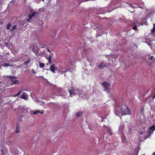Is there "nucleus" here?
<instances>
[{"mask_svg": "<svg viewBox=\"0 0 155 155\" xmlns=\"http://www.w3.org/2000/svg\"><path fill=\"white\" fill-rule=\"evenodd\" d=\"M155 32V27H153V29L151 30V32L152 34L153 35Z\"/></svg>", "mask_w": 155, "mask_h": 155, "instance_id": "obj_12", "label": "nucleus"}, {"mask_svg": "<svg viewBox=\"0 0 155 155\" xmlns=\"http://www.w3.org/2000/svg\"><path fill=\"white\" fill-rule=\"evenodd\" d=\"M130 5V7H133V8L134 7L133 6H132V5H130H130Z\"/></svg>", "mask_w": 155, "mask_h": 155, "instance_id": "obj_32", "label": "nucleus"}, {"mask_svg": "<svg viewBox=\"0 0 155 155\" xmlns=\"http://www.w3.org/2000/svg\"><path fill=\"white\" fill-rule=\"evenodd\" d=\"M109 134L110 135H111L112 134V133L111 130H110V132L109 133Z\"/></svg>", "mask_w": 155, "mask_h": 155, "instance_id": "obj_28", "label": "nucleus"}, {"mask_svg": "<svg viewBox=\"0 0 155 155\" xmlns=\"http://www.w3.org/2000/svg\"><path fill=\"white\" fill-rule=\"evenodd\" d=\"M17 27V26L16 25H14L12 27V28L11 29L10 31H13Z\"/></svg>", "mask_w": 155, "mask_h": 155, "instance_id": "obj_14", "label": "nucleus"}, {"mask_svg": "<svg viewBox=\"0 0 155 155\" xmlns=\"http://www.w3.org/2000/svg\"><path fill=\"white\" fill-rule=\"evenodd\" d=\"M119 109L116 111V113L117 112V113L121 114L122 116L131 114V111L126 105L121 106Z\"/></svg>", "mask_w": 155, "mask_h": 155, "instance_id": "obj_1", "label": "nucleus"}, {"mask_svg": "<svg viewBox=\"0 0 155 155\" xmlns=\"http://www.w3.org/2000/svg\"><path fill=\"white\" fill-rule=\"evenodd\" d=\"M2 154H3V155H4V154H3V150H2Z\"/></svg>", "mask_w": 155, "mask_h": 155, "instance_id": "obj_34", "label": "nucleus"}, {"mask_svg": "<svg viewBox=\"0 0 155 155\" xmlns=\"http://www.w3.org/2000/svg\"><path fill=\"white\" fill-rule=\"evenodd\" d=\"M28 16L29 18L30 19H31V18L33 17V16H32V15H31V14H29L28 15Z\"/></svg>", "mask_w": 155, "mask_h": 155, "instance_id": "obj_21", "label": "nucleus"}, {"mask_svg": "<svg viewBox=\"0 0 155 155\" xmlns=\"http://www.w3.org/2000/svg\"><path fill=\"white\" fill-rule=\"evenodd\" d=\"M48 63L49 64H51L52 62H51V60H48Z\"/></svg>", "mask_w": 155, "mask_h": 155, "instance_id": "obj_27", "label": "nucleus"}, {"mask_svg": "<svg viewBox=\"0 0 155 155\" xmlns=\"http://www.w3.org/2000/svg\"><path fill=\"white\" fill-rule=\"evenodd\" d=\"M10 66V64L8 63H5L4 64V65L3 66H6L8 67Z\"/></svg>", "mask_w": 155, "mask_h": 155, "instance_id": "obj_20", "label": "nucleus"}, {"mask_svg": "<svg viewBox=\"0 0 155 155\" xmlns=\"http://www.w3.org/2000/svg\"><path fill=\"white\" fill-rule=\"evenodd\" d=\"M153 155H155V152L154 153H153Z\"/></svg>", "mask_w": 155, "mask_h": 155, "instance_id": "obj_36", "label": "nucleus"}, {"mask_svg": "<svg viewBox=\"0 0 155 155\" xmlns=\"http://www.w3.org/2000/svg\"><path fill=\"white\" fill-rule=\"evenodd\" d=\"M133 29L135 30H137V26L136 25L134 26L133 27Z\"/></svg>", "mask_w": 155, "mask_h": 155, "instance_id": "obj_23", "label": "nucleus"}, {"mask_svg": "<svg viewBox=\"0 0 155 155\" xmlns=\"http://www.w3.org/2000/svg\"><path fill=\"white\" fill-rule=\"evenodd\" d=\"M113 58H114L115 59V58H117L118 57V55H114L113 56Z\"/></svg>", "mask_w": 155, "mask_h": 155, "instance_id": "obj_18", "label": "nucleus"}, {"mask_svg": "<svg viewBox=\"0 0 155 155\" xmlns=\"http://www.w3.org/2000/svg\"><path fill=\"white\" fill-rule=\"evenodd\" d=\"M22 91H19L18 92V93L16 95H15L14 96L16 97V96H18L20 95L21 92Z\"/></svg>", "mask_w": 155, "mask_h": 155, "instance_id": "obj_19", "label": "nucleus"}, {"mask_svg": "<svg viewBox=\"0 0 155 155\" xmlns=\"http://www.w3.org/2000/svg\"><path fill=\"white\" fill-rule=\"evenodd\" d=\"M153 99L155 98V94H154V95L153 97Z\"/></svg>", "mask_w": 155, "mask_h": 155, "instance_id": "obj_31", "label": "nucleus"}, {"mask_svg": "<svg viewBox=\"0 0 155 155\" xmlns=\"http://www.w3.org/2000/svg\"><path fill=\"white\" fill-rule=\"evenodd\" d=\"M20 131V127L18 124H17L16 126V130L15 133H18Z\"/></svg>", "mask_w": 155, "mask_h": 155, "instance_id": "obj_8", "label": "nucleus"}, {"mask_svg": "<svg viewBox=\"0 0 155 155\" xmlns=\"http://www.w3.org/2000/svg\"><path fill=\"white\" fill-rule=\"evenodd\" d=\"M150 130H148L147 132L149 136H150L151 134L153 133L154 130H155V126L153 125L152 127H150Z\"/></svg>", "mask_w": 155, "mask_h": 155, "instance_id": "obj_4", "label": "nucleus"}, {"mask_svg": "<svg viewBox=\"0 0 155 155\" xmlns=\"http://www.w3.org/2000/svg\"><path fill=\"white\" fill-rule=\"evenodd\" d=\"M50 68L51 71L53 73H55V71L58 69L57 67L55 66L54 64L51 65L50 66Z\"/></svg>", "mask_w": 155, "mask_h": 155, "instance_id": "obj_5", "label": "nucleus"}, {"mask_svg": "<svg viewBox=\"0 0 155 155\" xmlns=\"http://www.w3.org/2000/svg\"><path fill=\"white\" fill-rule=\"evenodd\" d=\"M83 113L82 111H79L76 114V115L77 117H79L81 116Z\"/></svg>", "mask_w": 155, "mask_h": 155, "instance_id": "obj_9", "label": "nucleus"}, {"mask_svg": "<svg viewBox=\"0 0 155 155\" xmlns=\"http://www.w3.org/2000/svg\"><path fill=\"white\" fill-rule=\"evenodd\" d=\"M47 59L48 60H51V56L50 54L48 57H46Z\"/></svg>", "mask_w": 155, "mask_h": 155, "instance_id": "obj_17", "label": "nucleus"}, {"mask_svg": "<svg viewBox=\"0 0 155 155\" xmlns=\"http://www.w3.org/2000/svg\"><path fill=\"white\" fill-rule=\"evenodd\" d=\"M31 71H32V73L34 74L36 73V71H35V70L34 69H32L31 70Z\"/></svg>", "mask_w": 155, "mask_h": 155, "instance_id": "obj_26", "label": "nucleus"}, {"mask_svg": "<svg viewBox=\"0 0 155 155\" xmlns=\"http://www.w3.org/2000/svg\"><path fill=\"white\" fill-rule=\"evenodd\" d=\"M39 65L41 68H43L44 67L45 65L44 63L40 62L39 63Z\"/></svg>", "mask_w": 155, "mask_h": 155, "instance_id": "obj_11", "label": "nucleus"}, {"mask_svg": "<svg viewBox=\"0 0 155 155\" xmlns=\"http://www.w3.org/2000/svg\"><path fill=\"white\" fill-rule=\"evenodd\" d=\"M47 51L48 52H49V53H51V52L50 50L49 49H47Z\"/></svg>", "mask_w": 155, "mask_h": 155, "instance_id": "obj_29", "label": "nucleus"}, {"mask_svg": "<svg viewBox=\"0 0 155 155\" xmlns=\"http://www.w3.org/2000/svg\"><path fill=\"white\" fill-rule=\"evenodd\" d=\"M45 46H46V45H41V48H44Z\"/></svg>", "mask_w": 155, "mask_h": 155, "instance_id": "obj_25", "label": "nucleus"}, {"mask_svg": "<svg viewBox=\"0 0 155 155\" xmlns=\"http://www.w3.org/2000/svg\"><path fill=\"white\" fill-rule=\"evenodd\" d=\"M140 134H143L142 132H140Z\"/></svg>", "mask_w": 155, "mask_h": 155, "instance_id": "obj_35", "label": "nucleus"}, {"mask_svg": "<svg viewBox=\"0 0 155 155\" xmlns=\"http://www.w3.org/2000/svg\"><path fill=\"white\" fill-rule=\"evenodd\" d=\"M7 77L9 78L11 80V81L12 82V85L18 84V81L16 79L17 78L16 77L13 76H8Z\"/></svg>", "mask_w": 155, "mask_h": 155, "instance_id": "obj_2", "label": "nucleus"}, {"mask_svg": "<svg viewBox=\"0 0 155 155\" xmlns=\"http://www.w3.org/2000/svg\"><path fill=\"white\" fill-rule=\"evenodd\" d=\"M30 58H29L28 60L27 61H25L24 63V65H25L27 64H28V63H29V62L30 61Z\"/></svg>", "mask_w": 155, "mask_h": 155, "instance_id": "obj_13", "label": "nucleus"}, {"mask_svg": "<svg viewBox=\"0 0 155 155\" xmlns=\"http://www.w3.org/2000/svg\"><path fill=\"white\" fill-rule=\"evenodd\" d=\"M153 58V56H149L148 57V59H149L150 60H152Z\"/></svg>", "mask_w": 155, "mask_h": 155, "instance_id": "obj_22", "label": "nucleus"}, {"mask_svg": "<svg viewBox=\"0 0 155 155\" xmlns=\"http://www.w3.org/2000/svg\"><path fill=\"white\" fill-rule=\"evenodd\" d=\"M1 81H0V84H1Z\"/></svg>", "mask_w": 155, "mask_h": 155, "instance_id": "obj_38", "label": "nucleus"}, {"mask_svg": "<svg viewBox=\"0 0 155 155\" xmlns=\"http://www.w3.org/2000/svg\"><path fill=\"white\" fill-rule=\"evenodd\" d=\"M39 111L38 110H36L35 111L33 112V114H34L36 115L38 113H39Z\"/></svg>", "mask_w": 155, "mask_h": 155, "instance_id": "obj_16", "label": "nucleus"}, {"mask_svg": "<svg viewBox=\"0 0 155 155\" xmlns=\"http://www.w3.org/2000/svg\"><path fill=\"white\" fill-rule=\"evenodd\" d=\"M36 13H37L36 12H33V13H32L31 14V15H32V16H33L34 17L36 14Z\"/></svg>", "mask_w": 155, "mask_h": 155, "instance_id": "obj_24", "label": "nucleus"}, {"mask_svg": "<svg viewBox=\"0 0 155 155\" xmlns=\"http://www.w3.org/2000/svg\"><path fill=\"white\" fill-rule=\"evenodd\" d=\"M153 27H155V23L153 25Z\"/></svg>", "mask_w": 155, "mask_h": 155, "instance_id": "obj_33", "label": "nucleus"}, {"mask_svg": "<svg viewBox=\"0 0 155 155\" xmlns=\"http://www.w3.org/2000/svg\"><path fill=\"white\" fill-rule=\"evenodd\" d=\"M88 1V0H86V1H84V2H86V1Z\"/></svg>", "mask_w": 155, "mask_h": 155, "instance_id": "obj_37", "label": "nucleus"}, {"mask_svg": "<svg viewBox=\"0 0 155 155\" xmlns=\"http://www.w3.org/2000/svg\"><path fill=\"white\" fill-rule=\"evenodd\" d=\"M76 91V90H70L69 91L70 93V96L71 97H72V95H76V94L75 92Z\"/></svg>", "mask_w": 155, "mask_h": 155, "instance_id": "obj_6", "label": "nucleus"}, {"mask_svg": "<svg viewBox=\"0 0 155 155\" xmlns=\"http://www.w3.org/2000/svg\"><path fill=\"white\" fill-rule=\"evenodd\" d=\"M11 23H8V25H7V28H6V29H7V30L9 29V28H10V27L11 26Z\"/></svg>", "mask_w": 155, "mask_h": 155, "instance_id": "obj_15", "label": "nucleus"}, {"mask_svg": "<svg viewBox=\"0 0 155 155\" xmlns=\"http://www.w3.org/2000/svg\"><path fill=\"white\" fill-rule=\"evenodd\" d=\"M43 112H44V111L43 110H42V111H41V112H40L39 111V113H40L41 114H43Z\"/></svg>", "mask_w": 155, "mask_h": 155, "instance_id": "obj_30", "label": "nucleus"}, {"mask_svg": "<svg viewBox=\"0 0 155 155\" xmlns=\"http://www.w3.org/2000/svg\"><path fill=\"white\" fill-rule=\"evenodd\" d=\"M104 66L106 67V66L104 64H103V63H101V64L99 66L98 68L99 69H102L103 68V67Z\"/></svg>", "mask_w": 155, "mask_h": 155, "instance_id": "obj_10", "label": "nucleus"}, {"mask_svg": "<svg viewBox=\"0 0 155 155\" xmlns=\"http://www.w3.org/2000/svg\"><path fill=\"white\" fill-rule=\"evenodd\" d=\"M102 85L103 86V87L106 90H109V87L110 86V84L109 83L107 82L106 81L102 82Z\"/></svg>", "mask_w": 155, "mask_h": 155, "instance_id": "obj_3", "label": "nucleus"}, {"mask_svg": "<svg viewBox=\"0 0 155 155\" xmlns=\"http://www.w3.org/2000/svg\"><path fill=\"white\" fill-rule=\"evenodd\" d=\"M20 98H22L24 100L27 99L28 98V96L26 94L24 93H23V94H22L20 97Z\"/></svg>", "mask_w": 155, "mask_h": 155, "instance_id": "obj_7", "label": "nucleus"}]
</instances>
